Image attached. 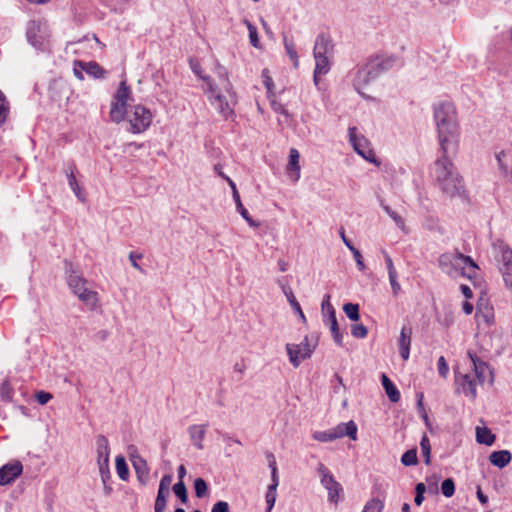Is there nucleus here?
Returning a JSON list of instances; mask_svg holds the SVG:
<instances>
[{
  "mask_svg": "<svg viewBox=\"0 0 512 512\" xmlns=\"http://www.w3.org/2000/svg\"><path fill=\"white\" fill-rule=\"evenodd\" d=\"M132 91L130 87L127 85L126 81H121L119 87L113 96V99L118 102L128 103V100L131 98Z\"/></svg>",
  "mask_w": 512,
  "mask_h": 512,
  "instance_id": "28",
  "label": "nucleus"
},
{
  "mask_svg": "<svg viewBox=\"0 0 512 512\" xmlns=\"http://www.w3.org/2000/svg\"><path fill=\"white\" fill-rule=\"evenodd\" d=\"M512 459V454L508 450L493 451L489 456L492 465L498 468L506 467Z\"/></svg>",
  "mask_w": 512,
  "mask_h": 512,
  "instance_id": "22",
  "label": "nucleus"
},
{
  "mask_svg": "<svg viewBox=\"0 0 512 512\" xmlns=\"http://www.w3.org/2000/svg\"><path fill=\"white\" fill-rule=\"evenodd\" d=\"M13 395V389L11 388L10 384L5 381L1 384L0 387V397L3 401L9 402L12 400Z\"/></svg>",
  "mask_w": 512,
  "mask_h": 512,
  "instance_id": "43",
  "label": "nucleus"
},
{
  "mask_svg": "<svg viewBox=\"0 0 512 512\" xmlns=\"http://www.w3.org/2000/svg\"><path fill=\"white\" fill-rule=\"evenodd\" d=\"M133 465L138 476H140V474H148V467L143 459L139 458L138 461L133 462Z\"/></svg>",
  "mask_w": 512,
  "mask_h": 512,
  "instance_id": "53",
  "label": "nucleus"
},
{
  "mask_svg": "<svg viewBox=\"0 0 512 512\" xmlns=\"http://www.w3.org/2000/svg\"><path fill=\"white\" fill-rule=\"evenodd\" d=\"M126 118L129 122L128 131L133 134H139L150 127L153 116L151 111L145 106L135 105Z\"/></svg>",
  "mask_w": 512,
  "mask_h": 512,
  "instance_id": "6",
  "label": "nucleus"
},
{
  "mask_svg": "<svg viewBox=\"0 0 512 512\" xmlns=\"http://www.w3.org/2000/svg\"><path fill=\"white\" fill-rule=\"evenodd\" d=\"M271 480H272V483L269 486H274V488L277 489V487L279 485V476H278V468L277 467H273L271 469Z\"/></svg>",
  "mask_w": 512,
  "mask_h": 512,
  "instance_id": "62",
  "label": "nucleus"
},
{
  "mask_svg": "<svg viewBox=\"0 0 512 512\" xmlns=\"http://www.w3.org/2000/svg\"><path fill=\"white\" fill-rule=\"evenodd\" d=\"M96 446L98 455V465L101 473L103 474L104 469L108 468L110 455L109 441L106 438V436L98 435L96 437Z\"/></svg>",
  "mask_w": 512,
  "mask_h": 512,
  "instance_id": "15",
  "label": "nucleus"
},
{
  "mask_svg": "<svg viewBox=\"0 0 512 512\" xmlns=\"http://www.w3.org/2000/svg\"><path fill=\"white\" fill-rule=\"evenodd\" d=\"M460 290L466 299H471L473 297V292L468 285L462 284L460 286Z\"/></svg>",
  "mask_w": 512,
  "mask_h": 512,
  "instance_id": "63",
  "label": "nucleus"
},
{
  "mask_svg": "<svg viewBox=\"0 0 512 512\" xmlns=\"http://www.w3.org/2000/svg\"><path fill=\"white\" fill-rule=\"evenodd\" d=\"M332 56H314L315 59V69H314V83L318 85L319 77L321 75H326L330 71V58Z\"/></svg>",
  "mask_w": 512,
  "mask_h": 512,
  "instance_id": "19",
  "label": "nucleus"
},
{
  "mask_svg": "<svg viewBox=\"0 0 512 512\" xmlns=\"http://www.w3.org/2000/svg\"><path fill=\"white\" fill-rule=\"evenodd\" d=\"M281 288L293 310L296 313H298L303 320H305V315L301 309L299 302L295 298L292 288L287 284L281 285Z\"/></svg>",
  "mask_w": 512,
  "mask_h": 512,
  "instance_id": "26",
  "label": "nucleus"
},
{
  "mask_svg": "<svg viewBox=\"0 0 512 512\" xmlns=\"http://www.w3.org/2000/svg\"><path fill=\"white\" fill-rule=\"evenodd\" d=\"M455 382L458 385V389L462 391L467 397L475 399L477 397V386L479 382L477 378L470 373L456 372Z\"/></svg>",
  "mask_w": 512,
  "mask_h": 512,
  "instance_id": "11",
  "label": "nucleus"
},
{
  "mask_svg": "<svg viewBox=\"0 0 512 512\" xmlns=\"http://www.w3.org/2000/svg\"><path fill=\"white\" fill-rule=\"evenodd\" d=\"M208 83V92L211 94L209 100L211 105L225 118L228 119L233 115V109L230 107L226 97L216 92L214 85L210 82L209 77H202Z\"/></svg>",
  "mask_w": 512,
  "mask_h": 512,
  "instance_id": "10",
  "label": "nucleus"
},
{
  "mask_svg": "<svg viewBox=\"0 0 512 512\" xmlns=\"http://www.w3.org/2000/svg\"><path fill=\"white\" fill-rule=\"evenodd\" d=\"M206 428H207V425L206 424H201V425H192L189 427V435H190V439L192 441V443L194 444L195 447H197L198 449H203V441H204V438H205V434H206Z\"/></svg>",
  "mask_w": 512,
  "mask_h": 512,
  "instance_id": "21",
  "label": "nucleus"
},
{
  "mask_svg": "<svg viewBox=\"0 0 512 512\" xmlns=\"http://www.w3.org/2000/svg\"><path fill=\"white\" fill-rule=\"evenodd\" d=\"M317 470L321 477V484L328 491V500L337 504L343 491L341 484L335 480L331 471L323 463H319Z\"/></svg>",
  "mask_w": 512,
  "mask_h": 512,
  "instance_id": "8",
  "label": "nucleus"
},
{
  "mask_svg": "<svg viewBox=\"0 0 512 512\" xmlns=\"http://www.w3.org/2000/svg\"><path fill=\"white\" fill-rule=\"evenodd\" d=\"M439 266L451 277L461 275L469 279L476 277L478 270L474 260L460 252L442 254L439 257Z\"/></svg>",
  "mask_w": 512,
  "mask_h": 512,
  "instance_id": "3",
  "label": "nucleus"
},
{
  "mask_svg": "<svg viewBox=\"0 0 512 512\" xmlns=\"http://www.w3.org/2000/svg\"><path fill=\"white\" fill-rule=\"evenodd\" d=\"M383 508V501L373 498L365 504L362 512H382Z\"/></svg>",
  "mask_w": 512,
  "mask_h": 512,
  "instance_id": "39",
  "label": "nucleus"
},
{
  "mask_svg": "<svg viewBox=\"0 0 512 512\" xmlns=\"http://www.w3.org/2000/svg\"><path fill=\"white\" fill-rule=\"evenodd\" d=\"M143 257V255L141 253H136V252H130L129 254V260L131 262V265L139 270V271H143L141 266L137 263V260L141 259Z\"/></svg>",
  "mask_w": 512,
  "mask_h": 512,
  "instance_id": "58",
  "label": "nucleus"
},
{
  "mask_svg": "<svg viewBox=\"0 0 512 512\" xmlns=\"http://www.w3.org/2000/svg\"><path fill=\"white\" fill-rule=\"evenodd\" d=\"M262 78L268 94H272L274 89V82L273 79L270 77L269 71L267 69H264L262 71Z\"/></svg>",
  "mask_w": 512,
  "mask_h": 512,
  "instance_id": "49",
  "label": "nucleus"
},
{
  "mask_svg": "<svg viewBox=\"0 0 512 512\" xmlns=\"http://www.w3.org/2000/svg\"><path fill=\"white\" fill-rule=\"evenodd\" d=\"M434 119L441 152L446 153L452 149L455 153L459 145V125L453 103L447 100L436 103Z\"/></svg>",
  "mask_w": 512,
  "mask_h": 512,
  "instance_id": "2",
  "label": "nucleus"
},
{
  "mask_svg": "<svg viewBox=\"0 0 512 512\" xmlns=\"http://www.w3.org/2000/svg\"><path fill=\"white\" fill-rule=\"evenodd\" d=\"M421 451L424 456V461L426 465L431 463V445L430 440L426 435H423L420 441Z\"/></svg>",
  "mask_w": 512,
  "mask_h": 512,
  "instance_id": "35",
  "label": "nucleus"
},
{
  "mask_svg": "<svg viewBox=\"0 0 512 512\" xmlns=\"http://www.w3.org/2000/svg\"><path fill=\"white\" fill-rule=\"evenodd\" d=\"M411 337H412L411 327H407V326L402 327L400 336L398 339V345H399L400 355H401L402 359L405 361L409 359Z\"/></svg>",
  "mask_w": 512,
  "mask_h": 512,
  "instance_id": "18",
  "label": "nucleus"
},
{
  "mask_svg": "<svg viewBox=\"0 0 512 512\" xmlns=\"http://www.w3.org/2000/svg\"><path fill=\"white\" fill-rule=\"evenodd\" d=\"M237 211L241 214V216L248 222L250 226H257V224L250 217L248 210L243 206L241 202V198L238 191H235V196L233 197Z\"/></svg>",
  "mask_w": 512,
  "mask_h": 512,
  "instance_id": "29",
  "label": "nucleus"
},
{
  "mask_svg": "<svg viewBox=\"0 0 512 512\" xmlns=\"http://www.w3.org/2000/svg\"><path fill=\"white\" fill-rule=\"evenodd\" d=\"M172 481H173V476L171 474H166L160 480L159 487L162 489H165V490H169Z\"/></svg>",
  "mask_w": 512,
  "mask_h": 512,
  "instance_id": "60",
  "label": "nucleus"
},
{
  "mask_svg": "<svg viewBox=\"0 0 512 512\" xmlns=\"http://www.w3.org/2000/svg\"><path fill=\"white\" fill-rule=\"evenodd\" d=\"M343 311L347 315V317L352 321L359 320V305L353 303H346L343 306Z\"/></svg>",
  "mask_w": 512,
  "mask_h": 512,
  "instance_id": "37",
  "label": "nucleus"
},
{
  "mask_svg": "<svg viewBox=\"0 0 512 512\" xmlns=\"http://www.w3.org/2000/svg\"><path fill=\"white\" fill-rule=\"evenodd\" d=\"M116 471L120 479L126 480L128 478L129 469L122 456H118L116 458Z\"/></svg>",
  "mask_w": 512,
  "mask_h": 512,
  "instance_id": "34",
  "label": "nucleus"
},
{
  "mask_svg": "<svg viewBox=\"0 0 512 512\" xmlns=\"http://www.w3.org/2000/svg\"><path fill=\"white\" fill-rule=\"evenodd\" d=\"M173 492L183 504L188 502V493L184 481H178L173 486Z\"/></svg>",
  "mask_w": 512,
  "mask_h": 512,
  "instance_id": "33",
  "label": "nucleus"
},
{
  "mask_svg": "<svg viewBox=\"0 0 512 512\" xmlns=\"http://www.w3.org/2000/svg\"><path fill=\"white\" fill-rule=\"evenodd\" d=\"M379 66L380 64L378 62L371 60L358 70L357 76L354 79V86L358 91L363 85L367 84L379 74V69L376 68Z\"/></svg>",
  "mask_w": 512,
  "mask_h": 512,
  "instance_id": "14",
  "label": "nucleus"
},
{
  "mask_svg": "<svg viewBox=\"0 0 512 512\" xmlns=\"http://www.w3.org/2000/svg\"><path fill=\"white\" fill-rule=\"evenodd\" d=\"M266 459H267L270 469H272L273 467H277L276 459H275L273 453L267 452Z\"/></svg>",
  "mask_w": 512,
  "mask_h": 512,
  "instance_id": "64",
  "label": "nucleus"
},
{
  "mask_svg": "<svg viewBox=\"0 0 512 512\" xmlns=\"http://www.w3.org/2000/svg\"><path fill=\"white\" fill-rule=\"evenodd\" d=\"M67 284L72 292L81 300L85 305L95 309L99 302V295L96 291L89 290L86 287L87 280L81 275L71 271L67 277Z\"/></svg>",
  "mask_w": 512,
  "mask_h": 512,
  "instance_id": "4",
  "label": "nucleus"
},
{
  "mask_svg": "<svg viewBox=\"0 0 512 512\" xmlns=\"http://www.w3.org/2000/svg\"><path fill=\"white\" fill-rule=\"evenodd\" d=\"M276 488L274 486H268V490L265 495L266 503H267V512H271L276 502Z\"/></svg>",
  "mask_w": 512,
  "mask_h": 512,
  "instance_id": "41",
  "label": "nucleus"
},
{
  "mask_svg": "<svg viewBox=\"0 0 512 512\" xmlns=\"http://www.w3.org/2000/svg\"><path fill=\"white\" fill-rule=\"evenodd\" d=\"M384 258L388 270V275L397 274L392 258L386 252L384 253Z\"/></svg>",
  "mask_w": 512,
  "mask_h": 512,
  "instance_id": "61",
  "label": "nucleus"
},
{
  "mask_svg": "<svg viewBox=\"0 0 512 512\" xmlns=\"http://www.w3.org/2000/svg\"><path fill=\"white\" fill-rule=\"evenodd\" d=\"M128 113L126 103L112 100L109 115L113 122L120 123L127 117Z\"/></svg>",
  "mask_w": 512,
  "mask_h": 512,
  "instance_id": "20",
  "label": "nucleus"
},
{
  "mask_svg": "<svg viewBox=\"0 0 512 512\" xmlns=\"http://www.w3.org/2000/svg\"><path fill=\"white\" fill-rule=\"evenodd\" d=\"M23 472L19 460H12L0 468V485L5 486L14 482Z\"/></svg>",
  "mask_w": 512,
  "mask_h": 512,
  "instance_id": "13",
  "label": "nucleus"
},
{
  "mask_svg": "<svg viewBox=\"0 0 512 512\" xmlns=\"http://www.w3.org/2000/svg\"><path fill=\"white\" fill-rule=\"evenodd\" d=\"M334 51V44L331 37L326 33H321L317 36L313 55L314 56H332Z\"/></svg>",
  "mask_w": 512,
  "mask_h": 512,
  "instance_id": "16",
  "label": "nucleus"
},
{
  "mask_svg": "<svg viewBox=\"0 0 512 512\" xmlns=\"http://www.w3.org/2000/svg\"><path fill=\"white\" fill-rule=\"evenodd\" d=\"M286 350L291 364L297 368L302 360L312 355L314 347L309 344L308 337L305 336L300 344H287Z\"/></svg>",
  "mask_w": 512,
  "mask_h": 512,
  "instance_id": "9",
  "label": "nucleus"
},
{
  "mask_svg": "<svg viewBox=\"0 0 512 512\" xmlns=\"http://www.w3.org/2000/svg\"><path fill=\"white\" fill-rule=\"evenodd\" d=\"M329 326L332 337L335 343L339 346L343 345V334L339 330L336 314L329 315L327 320L325 321Z\"/></svg>",
  "mask_w": 512,
  "mask_h": 512,
  "instance_id": "25",
  "label": "nucleus"
},
{
  "mask_svg": "<svg viewBox=\"0 0 512 512\" xmlns=\"http://www.w3.org/2000/svg\"><path fill=\"white\" fill-rule=\"evenodd\" d=\"M501 260L503 265L512 264V250L508 246L502 247Z\"/></svg>",
  "mask_w": 512,
  "mask_h": 512,
  "instance_id": "55",
  "label": "nucleus"
},
{
  "mask_svg": "<svg viewBox=\"0 0 512 512\" xmlns=\"http://www.w3.org/2000/svg\"><path fill=\"white\" fill-rule=\"evenodd\" d=\"M284 46L286 53L288 54L289 58L294 62V66L298 67L299 59L298 54L295 49V44L293 41H289L287 38H284Z\"/></svg>",
  "mask_w": 512,
  "mask_h": 512,
  "instance_id": "38",
  "label": "nucleus"
},
{
  "mask_svg": "<svg viewBox=\"0 0 512 512\" xmlns=\"http://www.w3.org/2000/svg\"><path fill=\"white\" fill-rule=\"evenodd\" d=\"M373 62H378L380 64L379 67H376L377 69H379V73L383 70H387L389 68H391L393 66V63L395 62V59L394 58H386V59H379V58H376V59H373Z\"/></svg>",
  "mask_w": 512,
  "mask_h": 512,
  "instance_id": "51",
  "label": "nucleus"
},
{
  "mask_svg": "<svg viewBox=\"0 0 512 512\" xmlns=\"http://www.w3.org/2000/svg\"><path fill=\"white\" fill-rule=\"evenodd\" d=\"M10 113V105L5 94L0 90V127L6 122Z\"/></svg>",
  "mask_w": 512,
  "mask_h": 512,
  "instance_id": "31",
  "label": "nucleus"
},
{
  "mask_svg": "<svg viewBox=\"0 0 512 512\" xmlns=\"http://www.w3.org/2000/svg\"><path fill=\"white\" fill-rule=\"evenodd\" d=\"M194 489L196 496L202 498L207 492V484L202 478H197L194 480Z\"/></svg>",
  "mask_w": 512,
  "mask_h": 512,
  "instance_id": "44",
  "label": "nucleus"
},
{
  "mask_svg": "<svg viewBox=\"0 0 512 512\" xmlns=\"http://www.w3.org/2000/svg\"><path fill=\"white\" fill-rule=\"evenodd\" d=\"M40 29V25L36 22H32L28 28V31H27V37L28 39L31 41V43L33 45H38L40 44V42L35 38V35H34V32L37 30L39 31Z\"/></svg>",
  "mask_w": 512,
  "mask_h": 512,
  "instance_id": "50",
  "label": "nucleus"
},
{
  "mask_svg": "<svg viewBox=\"0 0 512 512\" xmlns=\"http://www.w3.org/2000/svg\"><path fill=\"white\" fill-rule=\"evenodd\" d=\"M348 436L352 440L357 439V425L354 421L340 423L336 427L326 431H315L312 434L313 439L319 442H330L336 439Z\"/></svg>",
  "mask_w": 512,
  "mask_h": 512,
  "instance_id": "5",
  "label": "nucleus"
},
{
  "mask_svg": "<svg viewBox=\"0 0 512 512\" xmlns=\"http://www.w3.org/2000/svg\"><path fill=\"white\" fill-rule=\"evenodd\" d=\"M467 354L473 366V371L471 373L477 378L479 384H483L488 378H490V381L492 382L493 373L490 370L489 365L482 361L475 353L468 351Z\"/></svg>",
  "mask_w": 512,
  "mask_h": 512,
  "instance_id": "12",
  "label": "nucleus"
},
{
  "mask_svg": "<svg viewBox=\"0 0 512 512\" xmlns=\"http://www.w3.org/2000/svg\"><path fill=\"white\" fill-rule=\"evenodd\" d=\"M349 139L351 144L353 145L354 150L362 156L366 161L375 164L376 166L380 165L373 149L370 147V142L364 136H357V128L350 127L349 128Z\"/></svg>",
  "mask_w": 512,
  "mask_h": 512,
  "instance_id": "7",
  "label": "nucleus"
},
{
  "mask_svg": "<svg viewBox=\"0 0 512 512\" xmlns=\"http://www.w3.org/2000/svg\"><path fill=\"white\" fill-rule=\"evenodd\" d=\"M382 385L389 400L397 403L401 398L400 392L386 374H382Z\"/></svg>",
  "mask_w": 512,
  "mask_h": 512,
  "instance_id": "23",
  "label": "nucleus"
},
{
  "mask_svg": "<svg viewBox=\"0 0 512 512\" xmlns=\"http://www.w3.org/2000/svg\"><path fill=\"white\" fill-rule=\"evenodd\" d=\"M351 334L355 338L362 339L367 336L368 330L363 324H353L351 325Z\"/></svg>",
  "mask_w": 512,
  "mask_h": 512,
  "instance_id": "42",
  "label": "nucleus"
},
{
  "mask_svg": "<svg viewBox=\"0 0 512 512\" xmlns=\"http://www.w3.org/2000/svg\"><path fill=\"white\" fill-rule=\"evenodd\" d=\"M437 158L430 167V176L437 188L449 198L460 197L465 193L463 177L449 158V151Z\"/></svg>",
  "mask_w": 512,
  "mask_h": 512,
  "instance_id": "1",
  "label": "nucleus"
},
{
  "mask_svg": "<svg viewBox=\"0 0 512 512\" xmlns=\"http://www.w3.org/2000/svg\"><path fill=\"white\" fill-rule=\"evenodd\" d=\"M385 212L395 221L396 225L403 231H405L404 219L393 211L389 206L384 207Z\"/></svg>",
  "mask_w": 512,
  "mask_h": 512,
  "instance_id": "45",
  "label": "nucleus"
},
{
  "mask_svg": "<svg viewBox=\"0 0 512 512\" xmlns=\"http://www.w3.org/2000/svg\"><path fill=\"white\" fill-rule=\"evenodd\" d=\"M247 26H248V30H249V38H250V43L254 46V47H258V42H259V38H258V33H257V29L255 26H253L251 23L247 22Z\"/></svg>",
  "mask_w": 512,
  "mask_h": 512,
  "instance_id": "52",
  "label": "nucleus"
},
{
  "mask_svg": "<svg viewBox=\"0 0 512 512\" xmlns=\"http://www.w3.org/2000/svg\"><path fill=\"white\" fill-rule=\"evenodd\" d=\"M394 296H397L401 291V285L397 281V274L388 275Z\"/></svg>",
  "mask_w": 512,
  "mask_h": 512,
  "instance_id": "57",
  "label": "nucleus"
},
{
  "mask_svg": "<svg viewBox=\"0 0 512 512\" xmlns=\"http://www.w3.org/2000/svg\"><path fill=\"white\" fill-rule=\"evenodd\" d=\"M476 440L480 444L491 446L495 441V435L487 427H476Z\"/></svg>",
  "mask_w": 512,
  "mask_h": 512,
  "instance_id": "27",
  "label": "nucleus"
},
{
  "mask_svg": "<svg viewBox=\"0 0 512 512\" xmlns=\"http://www.w3.org/2000/svg\"><path fill=\"white\" fill-rule=\"evenodd\" d=\"M441 491L445 497H447V498L452 497L455 493L454 480L452 478L445 479L441 484Z\"/></svg>",
  "mask_w": 512,
  "mask_h": 512,
  "instance_id": "40",
  "label": "nucleus"
},
{
  "mask_svg": "<svg viewBox=\"0 0 512 512\" xmlns=\"http://www.w3.org/2000/svg\"><path fill=\"white\" fill-rule=\"evenodd\" d=\"M168 494L169 490H165L160 487L158 488V493L154 505L155 512H165L167 502L166 498Z\"/></svg>",
  "mask_w": 512,
  "mask_h": 512,
  "instance_id": "30",
  "label": "nucleus"
},
{
  "mask_svg": "<svg viewBox=\"0 0 512 512\" xmlns=\"http://www.w3.org/2000/svg\"><path fill=\"white\" fill-rule=\"evenodd\" d=\"M35 397L39 404L45 405L52 399V394L45 391H39L36 393Z\"/></svg>",
  "mask_w": 512,
  "mask_h": 512,
  "instance_id": "56",
  "label": "nucleus"
},
{
  "mask_svg": "<svg viewBox=\"0 0 512 512\" xmlns=\"http://www.w3.org/2000/svg\"><path fill=\"white\" fill-rule=\"evenodd\" d=\"M401 463L404 466H414L418 463L416 449L407 450L401 457Z\"/></svg>",
  "mask_w": 512,
  "mask_h": 512,
  "instance_id": "36",
  "label": "nucleus"
},
{
  "mask_svg": "<svg viewBox=\"0 0 512 512\" xmlns=\"http://www.w3.org/2000/svg\"><path fill=\"white\" fill-rule=\"evenodd\" d=\"M77 64L84 70L87 74L95 77V78H103L105 76L104 69L94 61L85 63V62H77Z\"/></svg>",
  "mask_w": 512,
  "mask_h": 512,
  "instance_id": "24",
  "label": "nucleus"
},
{
  "mask_svg": "<svg viewBox=\"0 0 512 512\" xmlns=\"http://www.w3.org/2000/svg\"><path fill=\"white\" fill-rule=\"evenodd\" d=\"M438 373L443 378H446L449 373V367L444 356H440L437 362Z\"/></svg>",
  "mask_w": 512,
  "mask_h": 512,
  "instance_id": "48",
  "label": "nucleus"
},
{
  "mask_svg": "<svg viewBox=\"0 0 512 512\" xmlns=\"http://www.w3.org/2000/svg\"><path fill=\"white\" fill-rule=\"evenodd\" d=\"M352 254H353V257H354V260L357 264V268L360 270V271H364L366 269V265L364 263V260H363V257L360 253V251L355 248V247H350L349 249Z\"/></svg>",
  "mask_w": 512,
  "mask_h": 512,
  "instance_id": "47",
  "label": "nucleus"
},
{
  "mask_svg": "<svg viewBox=\"0 0 512 512\" xmlns=\"http://www.w3.org/2000/svg\"><path fill=\"white\" fill-rule=\"evenodd\" d=\"M75 171H76V165L74 163H71L68 167V170L66 171L67 178H68V184L70 188L73 190V192L76 194V196L79 197V185L77 183L76 177H75Z\"/></svg>",
  "mask_w": 512,
  "mask_h": 512,
  "instance_id": "32",
  "label": "nucleus"
},
{
  "mask_svg": "<svg viewBox=\"0 0 512 512\" xmlns=\"http://www.w3.org/2000/svg\"><path fill=\"white\" fill-rule=\"evenodd\" d=\"M501 271L506 285L512 289V264L503 265Z\"/></svg>",
  "mask_w": 512,
  "mask_h": 512,
  "instance_id": "46",
  "label": "nucleus"
},
{
  "mask_svg": "<svg viewBox=\"0 0 512 512\" xmlns=\"http://www.w3.org/2000/svg\"><path fill=\"white\" fill-rule=\"evenodd\" d=\"M211 512H229V504L225 501H218L213 505Z\"/></svg>",
  "mask_w": 512,
  "mask_h": 512,
  "instance_id": "59",
  "label": "nucleus"
},
{
  "mask_svg": "<svg viewBox=\"0 0 512 512\" xmlns=\"http://www.w3.org/2000/svg\"><path fill=\"white\" fill-rule=\"evenodd\" d=\"M322 311L327 312L328 316L332 314H336V311L333 307V305L330 302V295H326L322 301L321 305Z\"/></svg>",
  "mask_w": 512,
  "mask_h": 512,
  "instance_id": "54",
  "label": "nucleus"
},
{
  "mask_svg": "<svg viewBox=\"0 0 512 512\" xmlns=\"http://www.w3.org/2000/svg\"><path fill=\"white\" fill-rule=\"evenodd\" d=\"M300 153L296 148H291L289 151V160L286 166V174L292 182H297L300 179L301 167L299 164Z\"/></svg>",
  "mask_w": 512,
  "mask_h": 512,
  "instance_id": "17",
  "label": "nucleus"
}]
</instances>
